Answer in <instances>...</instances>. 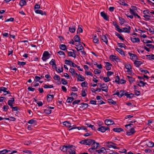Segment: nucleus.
<instances>
[{
	"label": "nucleus",
	"instance_id": "1",
	"mask_svg": "<svg viewBox=\"0 0 154 154\" xmlns=\"http://www.w3.org/2000/svg\"><path fill=\"white\" fill-rule=\"evenodd\" d=\"M94 142V144L93 143V142L91 144V148L88 149V151L92 153L95 152V150H96V149H98L100 147L99 143L96 142L95 140Z\"/></svg>",
	"mask_w": 154,
	"mask_h": 154
},
{
	"label": "nucleus",
	"instance_id": "2",
	"mask_svg": "<svg viewBox=\"0 0 154 154\" xmlns=\"http://www.w3.org/2000/svg\"><path fill=\"white\" fill-rule=\"evenodd\" d=\"M75 147L73 145H68L66 154H75Z\"/></svg>",
	"mask_w": 154,
	"mask_h": 154
},
{
	"label": "nucleus",
	"instance_id": "3",
	"mask_svg": "<svg viewBox=\"0 0 154 154\" xmlns=\"http://www.w3.org/2000/svg\"><path fill=\"white\" fill-rule=\"evenodd\" d=\"M100 84V87L101 89V90L106 92H107L108 91V86H107L106 84L104 83H103L101 84V83H98V85Z\"/></svg>",
	"mask_w": 154,
	"mask_h": 154
},
{
	"label": "nucleus",
	"instance_id": "4",
	"mask_svg": "<svg viewBox=\"0 0 154 154\" xmlns=\"http://www.w3.org/2000/svg\"><path fill=\"white\" fill-rule=\"evenodd\" d=\"M75 23H74L73 22L72 23L71 25L69 27V31L71 32L74 33L75 31Z\"/></svg>",
	"mask_w": 154,
	"mask_h": 154
},
{
	"label": "nucleus",
	"instance_id": "5",
	"mask_svg": "<svg viewBox=\"0 0 154 154\" xmlns=\"http://www.w3.org/2000/svg\"><path fill=\"white\" fill-rule=\"evenodd\" d=\"M109 128L108 127L101 126L98 128L97 130L102 132H105L106 130L109 129Z\"/></svg>",
	"mask_w": 154,
	"mask_h": 154
},
{
	"label": "nucleus",
	"instance_id": "6",
	"mask_svg": "<svg viewBox=\"0 0 154 154\" xmlns=\"http://www.w3.org/2000/svg\"><path fill=\"white\" fill-rule=\"evenodd\" d=\"M136 131H135L134 128H131L128 131H127L126 133V134L128 136H130L134 134Z\"/></svg>",
	"mask_w": 154,
	"mask_h": 154
},
{
	"label": "nucleus",
	"instance_id": "7",
	"mask_svg": "<svg viewBox=\"0 0 154 154\" xmlns=\"http://www.w3.org/2000/svg\"><path fill=\"white\" fill-rule=\"evenodd\" d=\"M108 147L109 148H113L114 149H118V148L116 146V144L112 142H108Z\"/></svg>",
	"mask_w": 154,
	"mask_h": 154
},
{
	"label": "nucleus",
	"instance_id": "8",
	"mask_svg": "<svg viewBox=\"0 0 154 154\" xmlns=\"http://www.w3.org/2000/svg\"><path fill=\"white\" fill-rule=\"evenodd\" d=\"M127 27L123 28L122 29V32L130 33V30L131 29V27L129 25H126Z\"/></svg>",
	"mask_w": 154,
	"mask_h": 154
},
{
	"label": "nucleus",
	"instance_id": "9",
	"mask_svg": "<svg viewBox=\"0 0 154 154\" xmlns=\"http://www.w3.org/2000/svg\"><path fill=\"white\" fill-rule=\"evenodd\" d=\"M105 123L107 125L115 124L114 121L111 119H106L105 121Z\"/></svg>",
	"mask_w": 154,
	"mask_h": 154
},
{
	"label": "nucleus",
	"instance_id": "10",
	"mask_svg": "<svg viewBox=\"0 0 154 154\" xmlns=\"http://www.w3.org/2000/svg\"><path fill=\"white\" fill-rule=\"evenodd\" d=\"M100 15L104 20H109V17L104 11L101 12L100 13Z\"/></svg>",
	"mask_w": 154,
	"mask_h": 154
},
{
	"label": "nucleus",
	"instance_id": "11",
	"mask_svg": "<svg viewBox=\"0 0 154 154\" xmlns=\"http://www.w3.org/2000/svg\"><path fill=\"white\" fill-rule=\"evenodd\" d=\"M131 41L133 43H138L140 42V39L138 38H135L134 36L133 37H131Z\"/></svg>",
	"mask_w": 154,
	"mask_h": 154
},
{
	"label": "nucleus",
	"instance_id": "12",
	"mask_svg": "<svg viewBox=\"0 0 154 154\" xmlns=\"http://www.w3.org/2000/svg\"><path fill=\"white\" fill-rule=\"evenodd\" d=\"M109 59L110 60H112L113 61H116L118 62L117 60H119V58L113 55H111L110 56Z\"/></svg>",
	"mask_w": 154,
	"mask_h": 154
},
{
	"label": "nucleus",
	"instance_id": "13",
	"mask_svg": "<svg viewBox=\"0 0 154 154\" xmlns=\"http://www.w3.org/2000/svg\"><path fill=\"white\" fill-rule=\"evenodd\" d=\"M100 38L101 40L104 42H105L106 45H108V40L107 38L105 35H103L100 36Z\"/></svg>",
	"mask_w": 154,
	"mask_h": 154
},
{
	"label": "nucleus",
	"instance_id": "14",
	"mask_svg": "<svg viewBox=\"0 0 154 154\" xmlns=\"http://www.w3.org/2000/svg\"><path fill=\"white\" fill-rule=\"evenodd\" d=\"M128 54L131 57L130 59L132 60H134L136 59L137 58V56L135 54L130 52L128 53Z\"/></svg>",
	"mask_w": 154,
	"mask_h": 154
},
{
	"label": "nucleus",
	"instance_id": "15",
	"mask_svg": "<svg viewBox=\"0 0 154 154\" xmlns=\"http://www.w3.org/2000/svg\"><path fill=\"white\" fill-rule=\"evenodd\" d=\"M68 147V145L67 146H62L60 147V149L63 152H66V153L67 152V148Z\"/></svg>",
	"mask_w": 154,
	"mask_h": 154
},
{
	"label": "nucleus",
	"instance_id": "16",
	"mask_svg": "<svg viewBox=\"0 0 154 154\" xmlns=\"http://www.w3.org/2000/svg\"><path fill=\"white\" fill-rule=\"evenodd\" d=\"M116 50L119 52L121 55L123 56H125V53L121 48H116Z\"/></svg>",
	"mask_w": 154,
	"mask_h": 154
},
{
	"label": "nucleus",
	"instance_id": "17",
	"mask_svg": "<svg viewBox=\"0 0 154 154\" xmlns=\"http://www.w3.org/2000/svg\"><path fill=\"white\" fill-rule=\"evenodd\" d=\"M143 17L145 18V20L146 21L154 20V18L153 19H151V15H144Z\"/></svg>",
	"mask_w": 154,
	"mask_h": 154
},
{
	"label": "nucleus",
	"instance_id": "18",
	"mask_svg": "<svg viewBox=\"0 0 154 154\" xmlns=\"http://www.w3.org/2000/svg\"><path fill=\"white\" fill-rule=\"evenodd\" d=\"M59 47L60 49L62 50L65 51L66 50V51H67V50L66 46L64 44L60 45H59Z\"/></svg>",
	"mask_w": 154,
	"mask_h": 154
},
{
	"label": "nucleus",
	"instance_id": "19",
	"mask_svg": "<svg viewBox=\"0 0 154 154\" xmlns=\"http://www.w3.org/2000/svg\"><path fill=\"white\" fill-rule=\"evenodd\" d=\"M112 130L115 132L118 133H119L121 131H123V129L120 128H114Z\"/></svg>",
	"mask_w": 154,
	"mask_h": 154
},
{
	"label": "nucleus",
	"instance_id": "20",
	"mask_svg": "<svg viewBox=\"0 0 154 154\" xmlns=\"http://www.w3.org/2000/svg\"><path fill=\"white\" fill-rule=\"evenodd\" d=\"M76 47H75V48L78 51H80L81 50H83L84 48L83 46L80 44L76 45Z\"/></svg>",
	"mask_w": 154,
	"mask_h": 154
},
{
	"label": "nucleus",
	"instance_id": "21",
	"mask_svg": "<svg viewBox=\"0 0 154 154\" xmlns=\"http://www.w3.org/2000/svg\"><path fill=\"white\" fill-rule=\"evenodd\" d=\"M127 77L128 78V81L131 84V83H132L133 82L135 81V79L133 78L132 77L127 75Z\"/></svg>",
	"mask_w": 154,
	"mask_h": 154
},
{
	"label": "nucleus",
	"instance_id": "22",
	"mask_svg": "<svg viewBox=\"0 0 154 154\" xmlns=\"http://www.w3.org/2000/svg\"><path fill=\"white\" fill-rule=\"evenodd\" d=\"M80 108H83L84 109H85L87 108L88 106V105L87 103H82L80 104Z\"/></svg>",
	"mask_w": 154,
	"mask_h": 154
},
{
	"label": "nucleus",
	"instance_id": "23",
	"mask_svg": "<svg viewBox=\"0 0 154 154\" xmlns=\"http://www.w3.org/2000/svg\"><path fill=\"white\" fill-rule=\"evenodd\" d=\"M35 12L38 14H40L43 15V14L46 15V13L45 12L43 13V11L42 10H36L35 11Z\"/></svg>",
	"mask_w": 154,
	"mask_h": 154
},
{
	"label": "nucleus",
	"instance_id": "24",
	"mask_svg": "<svg viewBox=\"0 0 154 154\" xmlns=\"http://www.w3.org/2000/svg\"><path fill=\"white\" fill-rule=\"evenodd\" d=\"M106 69L107 70H110L111 69L110 66H112V64L108 62H106Z\"/></svg>",
	"mask_w": 154,
	"mask_h": 154
},
{
	"label": "nucleus",
	"instance_id": "25",
	"mask_svg": "<svg viewBox=\"0 0 154 154\" xmlns=\"http://www.w3.org/2000/svg\"><path fill=\"white\" fill-rule=\"evenodd\" d=\"M108 101L109 103H110L112 104H113L114 105H117V103L116 101H114L112 99H109L107 100Z\"/></svg>",
	"mask_w": 154,
	"mask_h": 154
},
{
	"label": "nucleus",
	"instance_id": "26",
	"mask_svg": "<svg viewBox=\"0 0 154 154\" xmlns=\"http://www.w3.org/2000/svg\"><path fill=\"white\" fill-rule=\"evenodd\" d=\"M105 150V149L104 147H102L100 149L97 150H95V152H97L99 154H100L101 153H105L104 151Z\"/></svg>",
	"mask_w": 154,
	"mask_h": 154
},
{
	"label": "nucleus",
	"instance_id": "27",
	"mask_svg": "<svg viewBox=\"0 0 154 154\" xmlns=\"http://www.w3.org/2000/svg\"><path fill=\"white\" fill-rule=\"evenodd\" d=\"M125 96L128 98H132L134 96V94L131 93L130 94H128V92H127V93L125 94Z\"/></svg>",
	"mask_w": 154,
	"mask_h": 154
},
{
	"label": "nucleus",
	"instance_id": "28",
	"mask_svg": "<svg viewBox=\"0 0 154 154\" xmlns=\"http://www.w3.org/2000/svg\"><path fill=\"white\" fill-rule=\"evenodd\" d=\"M74 40L75 42H79V43L81 42L79 36L78 35H75L74 38Z\"/></svg>",
	"mask_w": 154,
	"mask_h": 154
},
{
	"label": "nucleus",
	"instance_id": "29",
	"mask_svg": "<svg viewBox=\"0 0 154 154\" xmlns=\"http://www.w3.org/2000/svg\"><path fill=\"white\" fill-rule=\"evenodd\" d=\"M68 55L69 57H72L74 58L76 57L75 54L73 52L71 51L68 52Z\"/></svg>",
	"mask_w": 154,
	"mask_h": 154
},
{
	"label": "nucleus",
	"instance_id": "30",
	"mask_svg": "<svg viewBox=\"0 0 154 154\" xmlns=\"http://www.w3.org/2000/svg\"><path fill=\"white\" fill-rule=\"evenodd\" d=\"M134 64L136 65V66L137 67H139L140 66V65L142 64V63L141 62V61H135L134 62Z\"/></svg>",
	"mask_w": 154,
	"mask_h": 154
},
{
	"label": "nucleus",
	"instance_id": "31",
	"mask_svg": "<svg viewBox=\"0 0 154 154\" xmlns=\"http://www.w3.org/2000/svg\"><path fill=\"white\" fill-rule=\"evenodd\" d=\"M63 125L69 128H72V126H71V124L67 121L64 122H63Z\"/></svg>",
	"mask_w": 154,
	"mask_h": 154
},
{
	"label": "nucleus",
	"instance_id": "32",
	"mask_svg": "<svg viewBox=\"0 0 154 154\" xmlns=\"http://www.w3.org/2000/svg\"><path fill=\"white\" fill-rule=\"evenodd\" d=\"M115 34L116 36H117L122 41L124 40V38L122 37L121 35H120L119 34L116 32H115Z\"/></svg>",
	"mask_w": 154,
	"mask_h": 154
},
{
	"label": "nucleus",
	"instance_id": "33",
	"mask_svg": "<svg viewBox=\"0 0 154 154\" xmlns=\"http://www.w3.org/2000/svg\"><path fill=\"white\" fill-rule=\"evenodd\" d=\"M93 42L94 43L98 44L99 43V41L98 38L97 37V36L95 35L94 37H93Z\"/></svg>",
	"mask_w": 154,
	"mask_h": 154
},
{
	"label": "nucleus",
	"instance_id": "34",
	"mask_svg": "<svg viewBox=\"0 0 154 154\" xmlns=\"http://www.w3.org/2000/svg\"><path fill=\"white\" fill-rule=\"evenodd\" d=\"M19 4L21 6H23L26 4V2L25 0H21L20 1Z\"/></svg>",
	"mask_w": 154,
	"mask_h": 154
},
{
	"label": "nucleus",
	"instance_id": "35",
	"mask_svg": "<svg viewBox=\"0 0 154 154\" xmlns=\"http://www.w3.org/2000/svg\"><path fill=\"white\" fill-rule=\"evenodd\" d=\"M74 99V98L72 97H68L66 102L69 103H71L72 101H73Z\"/></svg>",
	"mask_w": 154,
	"mask_h": 154
},
{
	"label": "nucleus",
	"instance_id": "36",
	"mask_svg": "<svg viewBox=\"0 0 154 154\" xmlns=\"http://www.w3.org/2000/svg\"><path fill=\"white\" fill-rule=\"evenodd\" d=\"M119 18L120 21V24L122 25L125 22V20L120 17H119Z\"/></svg>",
	"mask_w": 154,
	"mask_h": 154
},
{
	"label": "nucleus",
	"instance_id": "37",
	"mask_svg": "<svg viewBox=\"0 0 154 154\" xmlns=\"http://www.w3.org/2000/svg\"><path fill=\"white\" fill-rule=\"evenodd\" d=\"M44 112L47 114H51V110L48 108L44 110Z\"/></svg>",
	"mask_w": 154,
	"mask_h": 154
},
{
	"label": "nucleus",
	"instance_id": "38",
	"mask_svg": "<svg viewBox=\"0 0 154 154\" xmlns=\"http://www.w3.org/2000/svg\"><path fill=\"white\" fill-rule=\"evenodd\" d=\"M8 88L4 87H0V93L3 91L4 93H5V91L7 90Z\"/></svg>",
	"mask_w": 154,
	"mask_h": 154
},
{
	"label": "nucleus",
	"instance_id": "39",
	"mask_svg": "<svg viewBox=\"0 0 154 154\" xmlns=\"http://www.w3.org/2000/svg\"><path fill=\"white\" fill-rule=\"evenodd\" d=\"M93 143L94 144V140L92 139H88V145H90L91 144Z\"/></svg>",
	"mask_w": 154,
	"mask_h": 154
},
{
	"label": "nucleus",
	"instance_id": "40",
	"mask_svg": "<svg viewBox=\"0 0 154 154\" xmlns=\"http://www.w3.org/2000/svg\"><path fill=\"white\" fill-rule=\"evenodd\" d=\"M79 75H80L79 77L81 78V79H79V77L77 78V81H78L82 82L84 81L85 80V79L80 74H79Z\"/></svg>",
	"mask_w": 154,
	"mask_h": 154
},
{
	"label": "nucleus",
	"instance_id": "41",
	"mask_svg": "<svg viewBox=\"0 0 154 154\" xmlns=\"http://www.w3.org/2000/svg\"><path fill=\"white\" fill-rule=\"evenodd\" d=\"M127 92V91H124L122 90L120 91V92L121 93L120 95V97H122L124 95L125 96V94H126Z\"/></svg>",
	"mask_w": 154,
	"mask_h": 154
},
{
	"label": "nucleus",
	"instance_id": "42",
	"mask_svg": "<svg viewBox=\"0 0 154 154\" xmlns=\"http://www.w3.org/2000/svg\"><path fill=\"white\" fill-rule=\"evenodd\" d=\"M28 123L30 124H33L36 123V121L33 119H31L28 122Z\"/></svg>",
	"mask_w": 154,
	"mask_h": 154
},
{
	"label": "nucleus",
	"instance_id": "43",
	"mask_svg": "<svg viewBox=\"0 0 154 154\" xmlns=\"http://www.w3.org/2000/svg\"><path fill=\"white\" fill-rule=\"evenodd\" d=\"M53 78L55 80H58L59 81L60 79V76L56 74H55L54 77H53Z\"/></svg>",
	"mask_w": 154,
	"mask_h": 154
},
{
	"label": "nucleus",
	"instance_id": "44",
	"mask_svg": "<svg viewBox=\"0 0 154 154\" xmlns=\"http://www.w3.org/2000/svg\"><path fill=\"white\" fill-rule=\"evenodd\" d=\"M82 26L81 25H79L78 26V30H77V33H78V30L79 31L80 33H82L83 32V29H82Z\"/></svg>",
	"mask_w": 154,
	"mask_h": 154
},
{
	"label": "nucleus",
	"instance_id": "45",
	"mask_svg": "<svg viewBox=\"0 0 154 154\" xmlns=\"http://www.w3.org/2000/svg\"><path fill=\"white\" fill-rule=\"evenodd\" d=\"M117 45L119 47L121 48H125L126 47L125 45L123 43H117Z\"/></svg>",
	"mask_w": 154,
	"mask_h": 154
},
{
	"label": "nucleus",
	"instance_id": "46",
	"mask_svg": "<svg viewBox=\"0 0 154 154\" xmlns=\"http://www.w3.org/2000/svg\"><path fill=\"white\" fill-rule=\"evenodd\" d=\"M126 68L128 70V72H129L130 69H131V66L130 64H126L125 66Z\"/></svg>",
	"mask_w": 154,
	"mask_h": 154
},
{
	"label": "nucleus",
	"instance_id": "47",
	"mask_svg": "<svg viewBox=\"0 0 154 154\" xmlns=\"http://www.w3.org/2000/svg\"><path fill=\"white\" fill-rule=\"evenodd\" d=\"M50 54L47 51H45L44 52L43 55V58H44V57H49Z\"/></svg>",
	"mask_w": 154,
	"mask_h": 154
},
{
	"label": "nucleus",
	"instance_id": "48",
	"mask_svg": "<svg viewBox=\"0 0 154 154\" xmlns=\"http://www.w3.org/2000/svg\"><path fill=\"white\" fill-rule=\"evenodd\" d=\"M73 127H72L71 128H70L69 129V131H70V130H73V129H78L79 130H81V127H75V126H73Z\"/></svg>",
	"mask_w": 154,
	"mask_h": 154
},
{
	"label": "nucleus",
	"instance_id": "49",
	"mask_svg": "<svg viewBox=\"0 0 154 154\" xmlns=\"http://www.w3.org/2000/svg\"><path fill=\"white\" fill-rule=\"evenodd\" d=\"M61 82H62V83L64 85H66L67 84V81L64 79H61Z\"/></svg>",
	"mask_w": 154,
	"mask_h": 154
},
{
	"label": "nucleus",
	"instance_id": "50",
	"mask_svg": "<svg viewBox=\"0 0 154 154\" xmlns=\"http://www.w3.org/2000/svg\"><path fill=\"white\" fill-rule=\"evenodd\" d=\"M9 151H10L7 150L6 149H5L0 151V154H5L8 153Z\"/></svg>",
	"mask_w": 154,
	"mask_h": 154
},
{
	"label": "nucleus",
	"instance_id": "51",
	"mask_svg": "<svg viewBox=\"0 0 154 154\" xmlns=\"http://www.w3.org/2000/svg\"><path fill=\"white\" fill-rule=\"evenodd\" d=\"M55 60L54 59H52L49 62V64L53 66L54 65H55Z\"/></svg>",
	"mask_w": 154,
	"mask_h": 154
},
{
	"label": "nucleus",
	"instance_id": "52",
	"mask_svg": "<svg viewBox=\"0 0 154 154\" xmlns=\"http://www.w3.org/2000/svg\"><path fill=\"white\" fill-rule=\"evenodd\" d=\"M43 87L45 88H53V85H45Z\"/></svg>",
	"mask_w": 154,
	"mask_h": 154
},
{
	"label": "nucleus",
	"instance_id": "53",
	"mask_svg": "<svg viewBox=\"0 0 154 154\" xmlns=\"http://www.w3.org/2000/svg\"><path fill=\"white\" fill-rule=\"evenodd\" d=\"M119 1L120 2L119 3L120 4V5L126 6H128V5L127 3H125L124 1L123 0V1H122L121 0H120Z\"/></svg>",
	"mask_w": 154,
	"mask_h": 154
},
{
	"label": "nucleus",
	"instance_id": "54",
	"mask_svg": "<svg viewBox=\"0 0 154 154\" xmlns=\"http://www.w3.org/2000/svg\"><path fill=\"white\" fill-rule=\"evenodd\" d=\"M139 82L142 84V85H140L139 84H137V85L140 87L143 86L146 84V82H144L142 81H140Z\"/></svg>",
	"mask_w": 154,
	"mask_h": 154
},
{
	"label": "nucleus",
	"instance_id": "55",
	"mask_svg": "<svg viewBox=\"0 0 154 154\" xmlns=\"http://www.w3.org/2000/svg\"><path fill=\"white\" fill-rule=\"evenodd\" d=\"M17 63L19 65L23 66L26 64V62H24L18 61Z\"/></svg>",
	"mask_w": 154,
	"mask_h": 154
},
{
	"label": "nucleus",
	"instance_id": "56",
	"mask_svg": "<svg viewBox=\"0 0 154 154\" xmlns=\"http://www.w3.org/2000/svg\"><path fill=\"white\" fill-rule=\"evenodd\" d=\"M140 72L142 73H145L146 74V73H149V72L146 69H143L142 68H140Z\"/></svg>",
	"mask_w": 154,
	"mask_h": 154
},
{
	"label": "nucleus",
	"instance_id": "57",
	"mask_svg": "<svg viewBox=\"0 0 154 154\" xmlns=\"http://www.w3.org/2000/svg\"><path fill=\"white\" fill-rule=\"evenodd\" d=\"M86 125L88 127L91 128L92 130H95V127L94 126V125H91L89 124H86Z\"/></svg>",
	"mask_w": 154,
	"mask_h": 154
},
{
	"label": "nucleus",
	"instance_id": "58",
	"mask_svg": "<svg viewBox=\"0 0 154 154\" xmlns=\"http://www.w3.org/2000/svg\"><path fill=\"white\" fill-rule=\"evenodd\" d=\"M80 101L81 100H75L73 102L72 104L73 105H75L76 104H78Z\"/></svg>",
	"mask_w": 154,
	"mask_h": 154
},
{
	"label": "nucleus",
	"instance_id": "59",
	"mask_svg": "<svg viewBox=\"0 0 154 154\" xmlns=\"http://www.w3.org/2000/svg\"><path fill=\"white\" fill-rule=\"evenodd\" d=\"M47 100L48 102H51L53 100L52 99L51 97L49 96V95L48 94L47 96Z\"/></svg>",
	"mask_w": 154,
	"mask_h": 154
},
{
	"label": "nucleus",
	"instance_id": "60",
	"mask_svg": "<svg viewBox=\"0 0 154 154\" xmlns=\"http://www.w3.org/2000/svg\"><path fill=\"white\" fill-rule=\"evenodd\" d=\"M103 80L105 82H107L110 81V79L109 77H105L103 78Z\"/></svg>",
	"mask_w": 154,
	"mask_h": 154
},
{
	"label": "nucleus",
	"instance_id": "61",
	"mask_svg": "<svg viewBox=\"0 0 154 154\" xmlns=\"http://www.w3.org/2000/svg\"><path fill=\"white\" fill-rule=\"evenodd\" d=\"M116 79L115 80V82L117 84H119V81H120V79L119 76L118 75L116 77Z\"/></svg>",
	"mask_w": 154,
	"mask_h": 154
},
{
	"label": "nucleus",
	"instance_id": "62",
	"mask_svg": "<svg viewBox=\"0 0 154 154\" xmlns=\"http://www.w3.org/2000/svg\"><path fill=\"white\" fill-rule=\"evenodd\" d=\"M8 108V105H4L3 108V110L4 111H7Z\"/></svg>",
	"mask_w": 154,
	"mask_h": 154
},
{
	"label": "nucleus",
	"instance_id": "63",
	"mask_svg": "<svg viewBox=\"0 0 154 154\" xmlns=\"http://www.w3.org/2000/svg\"><path fill=\"white\" fill-rule=\"evenodd\" d=\"M94 72L96 74H100L101 72V71L98 69H96L94 70Z\"/></svg>",
	"mask_w": 154,
	"mask_h": 154
},
{
	"label": "nucleus",
	"instance_id": "64",
	"mask_svg": "<svg viewBox=\"0 0 154 154\" xmlns=\"http://www.w3.org/2000/svg\"><path fill=\"white\" fill-rule=\"evenodd\" d=\"M146 46L147 47H149V48L152 49H153L154 48V45H153L152 44H147L146 45Z\"/></svg>",
	"mask_w": 154,
	"mask_h": 154
}]
</instances>
